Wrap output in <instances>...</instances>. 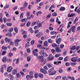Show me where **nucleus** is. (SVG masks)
<instances>
[{
    "instance_id": "obj_49",
    "label": "nucleus",
    "mask_w": 80,
    "mask_h": 80,
    "mask_svg": "<svg viewBox=\"0 0 80 80\" xmlns=\"http://www.w3.org/2000/svg\"><path fill=\"white\" fill-rule=\"evenodd\" d=\"M43 55L44 57H48V54H47V53H45L44 54H43Z\"/></svg>"
},
{
    "instance_id": "obj_34",
    "label": "nucleus",
    "mask_w": 80,
    "mask_h": 80,
    "mask_svg": "<svg viewBox=\"0 0 80 80\" xmlns=\"http://www.w3.org/2000/svg\"><path fill=\"white\" fill-rule=\"evenodd\" d=\"M1 28H2V29H3V28H5V27H6V26H5V25L4 24H2L1 25Z\"/></svg>"
},
{
    "instance_id": "obj_25",
    "label": "nucleus",
    "mask_w": 80,
    "mask_h": 80,
    "mask_svg": "<svg viewBox=\"0 0 80 80\" xmlns=\"http://www.w3.org/2000/svg\"><path fill=\"white\" fill-rule=\"evenodd\" d=\"M2 49L3 50H6L7 49V47H5V46H3L2 47Z\"/></svg>"
},
{
    "instance_id": "obj_38",
    "label": "nucleus",
    "mask_w": 80,
    "mask_h": 80,
    "mask_svg": "<svg viewBox=\"0 0 80 80\" xmlns=\"http://www.w3.org/2000/svg\"><path fill=\"white\" fill-rule=\"evenodd\" d=\"M73 16H75V13H73L70 15L69 17H73Z\"/></svg>"
},
{
    "instance_id": "obj_18",
    "label": "nucleus",
    "mask_w": 80,
    "mask_h": 80,
    "mask_svg": "<svg viewBox=\"0 0 80 80\" xmlns=\"http://www.w3.org/2000/svg\"><path fill=\"white\" fill-rule=\"evenodd\" d=\"M29 74H30V76H31V77H32L33 78V72H29Z\"/></svg>"
},
{
    "instance_id": "obj_27",
    "label": "nucleus",
    "mask_w": 80,
    "mask_h": 80,
    "mask_svg": "<svg viewBox=\"0 0 80 80\" xmlns=\"http://www.w3.org/2000/svg\"><path fill=\"white\" fill-rule=\"evenodd\" d=\"M29 44H30V43H29V42H28L26 44L25 47H26V48H28V47H29V46H30Z\"/></svg>"
},
{
    "instance_id": "obj_14",
    "label": "nucleus",
    "mask_w": 80,
    "mask_h": 80,
    "mask_svg": "<svg viewBox=\"0 0 80 80\" xmlns=\"http://www.w3.org/2000/svg\"><path fill=\"white\" fill-rule=\"evenodd\" d=\"M26 78L28 80H30V79L32 78V77L30 76L29 75H28L26 76Z\"/></svg>"
},
{
    "instance_id": "obj_33",
    "label": "nucleus",
    "mask_w": 80,
    "mask_h": 80,
    "mask_svg": "<svg viewBox=\"0 0 80 80\" xmlns=\"http://www.w3.org/2000/svg\"><path fill=\"white\" fill-rule=\"evenodd\" d=\"M36 52H38V49H34L32 51V53H36Z\"/></svg>"
},
{
    "instance_id": "obj_20",
    "label": "nucleus",
    "mask_w": 80,
    "mask_h": 80,
    "mask_svg": "<svg viewBox=\"0 0 80 80\" xmlns=\"http://www.w3.org/2000/svg\"><path fill=\"white\" fill-rule=\"evenodd\" d=\"M56 22H57V23H58V24H59L61 23V22L59 21V19H58V17H57L56 18Z\"/></svg>"
},
{
    "instance_id": "obj_8",
    "label": "nucleus",
    "mask_w": 80,
    "mask_h": 80,
    "mask_svg": "<svg viewBox=\"0 0 80 80\" xmlns=\"http://www.w3.org/2000/svg\"><path fill=\"white\" fill-rule=\"evenodd\" d=\"M8 76L10 78V80H14V77H13V76L11 74H9L8 75Z\"/></svg>"
},
{
    "instance_id": "obj_37",
    "label": "nucleus",
    "mask_w": 80,
    "mask_h": 80,
    "mask_svg": "<svg viewBox=\"0 0 80 80\" xmlns=\"http://www.w3.org/2000/svg\"><path fill=\"white\" fill-rule=\"evenodd\" d=\"M22 71H23L24 72H25V73H26V72H28V71L26 68H24L23 69Z\"/></svg>"
},
{
    "instance_id": "obj_21",
    "label": "nucleus",
    "mask_w": 80,
    "mask_h": 80,
    "mask_svg": "<svg viewBox=\"0 0 80 80\" xmlns=\"http://www.w3.org/2000/svg\"><path fill=\"white\" fill-rule=\"evenodd\" d=\"M64 60L65 62H67L68 61V56H66L64 58Z\"/></svg>"
},
{
    "instance_id": "obj_60",
    "label": "nucleus",
    "mask_w": 80,
    "mask_h": 80,
    "mask_svg": "<svg viewBox=\"0 0 80 80\" xmlns=\"http://www.w3.org/2000/svg\"><path fill=\"white\" fill-rule=\"evenodd\" d=\"M13 28H12L11 29L9 30V32H13Z\"/></svg>"
},
{
    "instance_id": "obj_45",
    "label": "nucleus",
    "mask_w": 80,
    "mask_h": 80,
    "mask_svg": "<svg viewBox=\"0 0 80 80\" xmlns=\"http://www.w3.org/2000/svg\"><path fill=\"white\" fill-rule=\"evenodd\" d=\"M48 41V42H49V43H52V42H53V41H52V40L51 39H49Z\"/></svg>"
},
{
    "instance_id": "obj_47",
    "label": "nucleus",
    "mask_w": 80,
    "mask_h": 80,
    "mask_svg": "<svg viewBox=\"0 0 80 80\" xmlns=\"http://www.w3.org/2000/svg\"><path fill=\"white\" fill-rule=\"evenodd\" d=\"M27 20V18H25L23 19H22L21 20V22H25V20Z\"/></svg>"
},
{
    "instance_id": "obj_17",
    "label": "nucleus",
    "mask_w": 80,
    "mask_h": 80,
    "mask_svg": "<svg viewBox=\"0 0 80 80\" xmlns=\"http://www.w3.org/2000/svg\"><path fill=\"white\" fill-rule=\"evenodd\" d=\"M17 73V72L16 69H14L12 71V74L13 75H15Z\"/></svg>"
},
{
    "instance_id": "obj_52",
    "label": "nucleus",
    "mask_w": 80,
    "mask_h": 80,
    "mask_svg": "<svg viewBox=\"0 0 80 80\" xmlns=\"http://www.w3.org/2000/svg\"><path fill=\"white\" fill-rule=\"evenodd\" d=\"M38 73H35L34 74V77H35V78H37L38 77Z\"/></svg>"
},
{
    "instance_id": "obj_10",
    "label": "nucleus",
    "mask_w": 80,
    "mask_h": 80,
    "mask_svg": "<svg viewBox=\"0 0 80 80\" xmlns=\"http://www.w3.org/2000/svg\"><path fill=\"white\" fill-rule=\"evenodd\" d=\"M77 8H78V7H76L75 8L74 11L75 12H77L79 14L80 13V8H78L77 10Z\"/></svg>"
},
{
    "instance_id": "obj_7",
    "label": "nucleus",
    "mask_w": 80,
    "mask_h": 80,
    "mask_svg": "<svg viewBox=\"0 0 80 80\" xmlns=\"http://www.w3.org/2000/svg\"><path fill=\"white\" fill-rule=\"evenodd\" d=\"M76 28V26H74L72 27H71V30H72V32L73 33H75V28Z\"/></svg>"
},
{
    "instance_id": "obj_64",
    "label": "nucleus",
    "mask_w": 80,
    "mask_h": 80,
    "mask_svg": "<svg viewBox=\"0 0 80 80\" xmlns=\"http://www.w3.org/2000/svg\"><path fill=\"white\" fill-rule=\"evenodd\" d=\"M62 80H67V79L66 78V77H64L62 78Z\"/></svg>"
},
{
    "instance_id": "obj_23",
    "label": "nucleus",
    "mask_w": 80,
    "mask_h": 80,
    "mask_svg": "<svg viewBox=\"0 0 80 80\" xmlns=\"http://www.w3.org/2000/svg\"><path fill=\"white\" fill-rule=\"evenodd\" d=\"M39 77L41 78H43V75L42 73H39Z\"/></svg>"
},
{
    "instance_id": "obj_28",
    "label": "nucleus",
    "mask_w": 80,
    "mask_h": 80,
    "mask_svg": "<svg viewBox=\"0 0 80 80\" xmlns=\"http://www.w3.org/2000/svg\"><path fill=\"white\" fill-rule=\"evenodd\" d=\"M50 33L51 35H55V34H56V33H57V32L54 31H51L50 32Z\"/></svg>"
},
{
    "instance_id": "obj_5",
    "label": "nucleus",
    "mask_w": 80,
    "mask_h": 80,
    "mask_svg": "<svg viewBox=\"0 0 80 80\" xmlns=\"http://www.w3.org/2000/svg\"><path fill=\"white\" fill-rule=\"evenodd\" d=\"M6 67H7V65H4L1 66V68L0 69V71L2 73H3V69H5L6 68Z\"/></svg>"
},
{
    "instance_id": "obj_4",
    "label": "nucleus",
    "mask_w": 80,
    "mask_h": 80,
    "mask_svg": "<svg viewBox=\"0 0 80 80\" xmlns=\"http://www.w3.org/2000/svg\"><path fill=\"white\" fill-rule=\"evenodd\" d=\"M54 59V56H52V54H50L49 55L48 57L47 58V60H48V61H52Z\"/></svg>"
},
{
    "instance_id": "obj_46",
    "label": "nucleus",
    "mask_w": 80,
    "mask_h": 80,
    "mask_svg": "<svg viewBox=\"0 0 80 80\" xmlns=\"http://www.w3.org/2000/svg\"><path fill=\"white\" fill-rule=\"evenodd\" d=\"M27 27H29L30 25V22H28L26 24Z\"/></svg>"
},
{
    "instance_id": "obj_55",
    "label": "nucleus",
    "mask_w": 80,
    "mask_h": 80,
    "mask_svg": "<svg viewBox=\"0 0 80 80\" xmlns=\"http://www.w3.org/2000/svg\"><path fill=\"white\" fill-rule=\"evenodd\" d=\"M48 68H51V67H52V65H51L50 64H48Z\"/></svg>"
},
{
    "instance_id": "obj_15",
    "label": "nucleus",
    "mask_w": 80,
    "mask_h": 80,
    "mask_svg": "<svg viewBox=\"0 0 80 80\" xmlns=\"http://www.w3.org/2000/svg\"><path fill=\"white\" fill-rule=\"evenodd\" d=\"M27 5H28V2H24L23 6L24 8H26L27 7Z\"/></svg>"
},
{
    "instance_id": "obj_62",
    "label": "nucleus",
    "mask_w": 80,
    "mask_h": 80,
    "mask_svg": "<svg viewBox=\"0 0 80 80\" xmlns=\"http://www.w3.org/2000/svg\"><path fill=\"white\" fill-rule=\"evenodd\" d=\"M49 28L50 30H53V28L51 26H50Z\"/></svg>"
},
{
    "instance_id": "obj_30",
    "label": "nucleus",
    "mask_w": 80,
    "mask_h": 80,
    "mask_svg": "<svg viewBox=\"0 0 80 80\" xmlns=\"http://www.w3.org/2000/svg\"><path fill=\"white\" fill-rule=\"evenodd\" d=\"M28 31H30V32L31 33H33L34 32L32 30V28H30L28 29Z\"/></svg>"
},
{
    "instance_id": "obj_42",
    "label": "nucleus",
    "mask_w": 80,
    "mask_h": 80,
    "mask_svg": "<svg viewBox=\"0 0 80 80\" xmlns=\"http://www.w3.org/2000/svg\"><path fill=\"white\" fill-rule=\"evenodd\" d=\"M23 13H22L20 15V18H23Z\"/></svg>"
},
{
    "instance_id": "obj_48",
    "label": "nucleus",
    "mask_w": 80,
    "mask_h": 80,
    "mask_svg": "<svg viewBox=\"0 0 80 80\" xmlns=\"http://www.w3.org/2000/svg\"><path fill=\"white\" fill-rule=\"evenodd\" d=\"M37 47L38 48H40V49H41V48H42V45H41L40 44L38 45L37 46Z\"/></svg>"
},
{
    "instance_id": "obj_59",
    "label": "nucleus",
    "mask_w": 80,
    "mask_h": 80,
    "mask_svg": "<svg viewBox=\"0 0 80 80\" xmlns=\"http://www.w3.org/2000/svg\"><path fill=\"white\" fill-rule=\"evenodd\" d=\"M70 64L68 62H66L65 63V65L66 66H70Z\"/></svg>"
},
{
    "instance_id": "obj_26",
    "label": "nucleus",
    "mask_w": 80,
    "mask_h": 80,
    "mask_svg": "<svg viewBox=\"0 0 80 80\" xmlns=\"http://www.w3.org/2000/svg\"><path fill=\"white\" fill-rule=\"evenodd\" d=\"M44 53V50H42L39 52V54L40 55H43Z\"/></svg>"
},
{
    "instance_id": "obj_39",
    "label": "nucleus",
    "mask_w": 80,
    "mask_h": 80,
    "mask_svg": "<svg viewBox=\"0 0 80 80\" xmlns=\"http://www.w3.org/2000/svg\"><path fill=\"white\" fill-rule=\"evenodd\" d=\"M5 15H6V17H9V14H8V12H5Z\"/></svg>"
},
{
    "instance_id": "obj_29",
    "label": "nucleus",
    "mask_w": 80,
    "mask_h": 80,
    "mask_svg": "<svg viewBox=\"0 0 80 80\" xmlns=\"http://www.w3.org/2000/svg\"><path fill=\"white\" fill-rule=\"evenodd\" d=\"M44 46H46V47H47V45H48V42H47V41H45L44 42Z\"/></svg>"
},
{
    "instance_id": "obj_41",
    "label": "nucleus",
    "mask_w": 80,
    "mask_h": 80,
    "mask_svg": "<svg viewBox=\"0 0 80 80\" xmlns=\"http://www.w3.org/2000/svg\"><path fill=\"white\" fill-rule=\"evenodd\" d=\"M27 60L28 62H30V60H31V58L30 57H27Z\"/></svg>"
},
{
    "instance_id": "obj_53",
    "label": "nucleus",
    "mask_w": 80,
    "mask_h": 80,
    "mask_svg": "<svg viewBox=\"0 0 80 80\" xmlns=\"http://www.w3.org/2000/svg\"><path fill=\"white\" fill-rule=\"evenodd\" d=\"M51 52H52V53L54 54L55 53V50L54 49H52L51 50Z\"/></svg>"
},
{
    "instance_id": "obj_2",
    "label": "nucleus",
    "mask_w": 80,
    "mask_h": 80,
    "mask_svg": "<svg viewBox=\"0 0 80 80\" xmlns=\"http://www.w3.org/2000/svg\"><path fill=\"white\" fill-rule=\"evenodd\" d=\"M38 59H39L41 62H42L43 63H43L44 65V64H45V63H46V62H47L46 61V59L43 58V56H38Z\"/></svg>"
},
{
    "instance_id": "obj_6",
    "label": "nucleus",
    "mask_w": 80,
    "mask_h": 80,
    "mask_svg": "<svg viewBox=\"0 0 80 80\" xmlns=\"http://www.w3.org/2000/svg\"><path fill=\"white\" fill-rule=\"evenodd\" d=\"M12 70H13V68L12 66H10L8 68L7 71L10 72L12 71Z\"/></svg>"
},
{
    "instance_id": "obj_44",
    "label": "nucleus",
    "mask_w": 80,
    "mask_h": 80,
    "mask_svg": "<svg viewBox=\"0 0 80 80\" xmlns=\"http://www.w3.org/2000/svg\"><path fill=\"white\" fill-rule=\"evenodd\" d=\"M6 53H7V51H3L2 53V55H5L6 54Z\"/></svg>"
},
{
    "instance_id": "obj_12",
    "label": "nucleus",
    "mask_w": 80,
    "mask_h": 80,
    "mask_svg": "<svg viewBox=\"0 0 80 80\" xmlns=\"http://www.w3.org/2000/svg\"><path fill=\"white\" fill-rule=\"evenodd\" d=\"M5 40L6 43H7V42H11V39H9L8 38H5Z\"/></svg>"
},
{
    "instance_id": "obj_13",
    "label": "nucleus",
    "mask_w": 80,
    "mask_h": 80,
    "mask_svg": "<svg viewBox=\"0 0 80 80\" xmlns=\"http://www.w3.org/2000/svg\"><path fill=\"white\" fill-rule=\"evenodd\" d=\"M7 57L4 56L2 58V61L3 62H6V61H7Z\"/></svg>"
},
{
    "instance_id": "obj_22",
    "label": "nucleus",
    "mask_w": 80,
    "mask_h": 80,
    "mask_svg": "<svg viewBox=\"0 0 80 80\" xmlns=\"http://www.w3.org/2000/svg\"><path fill=\"white\" fill-rule=\"evenodd\" d=\"M71 61L72 62H76L77 61V59H76V58H73L71 59Z\"/></svg>"
},
{
    "instance_id": "obj_19",
    "label": "nucleus",
    "mask_w": 80,
    "mask_h": 80,
    "mask_svg": "<svg viewBox=\"0 0 80 80\" xmlns=\"http://www.w3.org/2000/svg\"><path fill=\"white\" fill-rule=\"evenodd\" d=\"M59 10L60 11H64L65 10V8L64 7H61L60 8Z\"/></svg>"
},
{
    "instance_id": "obj_56",
    "label": "nucleus",
    "mask_w": 80,
    "mask_h": 80,
    "mask_svg": "<svg viewBox=\"0 0 80 80\" xmlns=\"http://www.w3.org/2000/svg\"><path fill=\"white\" fill-rule=\"evenodd\" d=\"M27 51L28 53H30V49L29 48H28L27 49Z\"/></svg>"
},
{
    "instance_id": "obj_61",
    "label": "nucleus",
    "mask_w": 80,
    "mask_h": 80,
    "mask_svg": "<svg viewBox=\"0 0 80 80\" xmlns=\"http://www.w3.org/2000/svg\"><path fill=\"white\" fill-rule=\"evenodd\" d=\"M25 7H21V11H24V10H25Z\"/></svg>"
},
{
    "instance_id": "obj_32",
    "label": "nucleus",
    "mask_w": 80,
    "mask_h": 80,
    "mask_svg": "<svg viewBox=\"0 0 80 80\" xmlns=\"http://www.w3.org/2000/svg\"><path fill=\"white\" fill-rule=\"evenodd\" d=\"M60 56V54H56L55 56V57L56 58H58Z\"/></svg>"
},
{
    "instance_id": "obj_40",
    "label": "nucleus",
    "mask_w": 80,
    "mask_h": 80,
    "mask_svg": "<svg viewBox=\"0 0 80 80\" xmlns=\"http://www.w3.org/2000/svg\"><path fill=\"white\" fill-rule=\"evenodd\" d=\"M52 46L53 47H57V45L55 43H53L52 44Z\"/></svg>"
},
{
    "instance_id": "obj_24",
    "label": "nucleus",
    "mask_w": 80,
    "mask_h": 80,
    "mask_svg": "<svg viewBox=\"0 0 80 80\" xmlns=\"http://www.w3.org/2000/svg\"><path fill=\"white\" fill-rule=\"evenodd\" d=\"M76 49V46H73L70 48V49L72 50H75Z\"/></svg>"
},
{
    "instance_id": "obj_35",
    "label": "nucleus",
    "mask_w": 80,
    "mask_h": 80,
    "mask_svg": "<svg viewBox=\"0 0 80 80\" xmlns=\"http://www.w3.org/2000/svg\"><path fill=\"white\" fill-rule=\"evenodd\" d=\"M38 28H39V26H35L34 27V30H37V29H38Z\"/></svg>"
},
{
    "instance_id": "obj_9",
    "label": "nucleus",
    "mask_w": 80,
    "mask_h": 80,
    "mask_svg": "<svg viewBox=\"0 0 80 80\" xmlns=\"http://www.w3.org/2000/svg\"><path fill=\"white\" fill-rule=\"evenodd\" d=\"M43 35V33L42 32H39L38 34H37L36 35V37L37 38H40V37L42 36Z\"/></svg>"
},
{
    "instance_id": "obj_50",
    "label": "nucleus",
    "mask_w": 80,
    "mask_h": 80,
    "mask_svg": "<svg viewBox=\"0 0 80 80\" xmlns=\"http://www.w3.org/2000/svg\"><path fill=\"white\" fill-rule=\"evenodd\" d=\"M58 72H59V73H62V72H63V70H62V69H60L58 70Z\"/></svg>"
},
{
    "instance_id": "obj_43",
    "label": "nucleus",
    "mask_w": 80,
    "mask_h": 80,
    "mask_svg": "<svg viewBox=\"0 0 80 80\" xmlns=\"http://www.w3.org/2000/svg\"><path fill=\"white\" fill-rule=\"evenodd\" d=\"M52 16H53L54 17H56V16H57V13H56V12H54L52 14Z\"/></svg>"
},
{
    "instance_id": "obj_58",
    "label": "nucleus",
    "mask_w": 80,
    "mask_h": 80,
    "mask_svg": "<svg viewBox=\"0 0 80 80\" xmlns=\"http://www.w3.org/2000/svg\"><path fill=\"white\" fill-rule=\"evenodd\" d=\"M14 31H15V32H16V33H18V28H14Z\"/></svg>"
},
{
    "instance_id": "obj_3",
    "label": "nucleus",
    "mask_w": 80,
    "mask_h": 80,
    "mask_svg": "<svg viewBox=\"0 0 80 80\" xmlns=\"http://www.w3.org/2000/svg\"><path fill=\"white\" fill-rule=\"evenodd\" d=\"M17 38H18V39H16L15 41V45L16 47H18V45L19 44L18 42H20V41H21V39H19V37H17Z\"/></svg>"
},
{
    "instance_id": "obj_11",
    "label": "nucleus",
    "mask_w": 80,
    "mask_h": 80,
    "mask_svg": "<svg viewBox=\"0 0 80 80\" xmlns=\"http://www.w3.org/2000/svg\"><path fill=\"white\" fill-rule=\"evenodd\" d=\"M61 40L62 39L59 38L57 40L56 39V42L58 44H60V43Z\"/></svg>"
},
{
    "instance_id": "obj_63",
    "label": "nucleus",
    "mask_w": 80,
    "mask_h": 80,
    "mask_svg": "<svg viewBox=\"0 0 80 80\" xmlns=\"http://www.w3.org/2000/svg\"><path fill=\"white\" fill-rule=\"evenodd\" d=\"M13 56V54L12 53H10L8 54V56L9 57H12Z\"/></svg>"
},
{
    "instance_id": "obj_51",
    "label": "nucleus",
    "mask_w": 80,
    "mask_h": 80,
    "mask_svg": "<svg viewBox=\"0 0 80 80\" xmlns=\"http://www.w3.org/2000/svg\"><path fill=\"white\" fill-rule=\"evenodd\" d=\"M38 26L39 28V27H41L42 26V23H39L38 24L37 23Z\"/></svg>"
},
{
    "instance_id": "obj_54",
    "label": "nucleus",
    "mask_w": 80,
    "mask_h": 80,
    "mask_svg": "<svg viewBox=\"0 0 80 80\" xmlns=\"http://www.w3.org/2000/svg\"><path fill=\"white\" fill-rule=\"evenodd\" d=\"M61 76H58L57 77L55 78V80H57V79H61Z\"/></svg>"
},
{
    "instance_id": "obj_1",
    "label": "nucleus",
    "mask_w": 80,
    "mask_h": 80,
    "mask_svg": "<svg viewBox=\"0 0 80 80\" xmlns=\"http://www.w3.org/2000/svg\"><path fill=\"white\" fill-rule=\"evenodd\" d=\"M54 69L53 68H52L48 70V72L50 75H55L57 73L56 70L53 71Z\"/></svg>"
},
{
    "instance_id": "obj_16",
    "label": "nucleus",
    "mask_w": 80,
    "mask_h": 80,
    "mask_svg": "<svg viewBox=\"0 0 80 80\" xmlns=\"http://www.w3.org/2000/svg\"><path fill=\"white\" fill-rule=\"evenodd\" d=\"M56 51L57 52H61V50L58 47H56Z\"/></svg>"
},
{
    "instance_id": "obj_31",
    "label": "nucleus",
    "mask_w": 80,
    "mask_h": 80,
    "mask_svg": "<svg viewBox=\"0 0 80 80\" xmlns=\"http://www.w3.org/2000/svg\"><path fill=\"white\" fill-rule=\"evenodd\" d=\"M78 17H77L74 21V24L76 23V22L77 21H78Z\"/></svg>"
},
{
    "instance_id": "obj_57",
    "label": "nucleus",
    "mask_w": 80,
    "mask_h": 80,
    "mask_svg": "<svg viewBox=\"0 0 80 80\" xmlns=\"http://www.w3.org/2000/svg\"><path fill=\"white\" fill-rule=\"evenodd\" d=\"M42 73H43L44 74H46L47 73V70L44 69V71H43Z\"/></svg>"
},
{
    "instance_id": "obj_36",
    "label": "nucleus",
    "mask_w": 80,
    "mask_h": 80,
    "mask_svg": "<svg viewBox=\"0 0 80 80\" xmlns=\"http://www.w3.org/2000/svg\"><path fill=\"white\" fill-rule=\"evenodd\" d=\"M33 53L34 55V56H36L37 58H38V56H38V54H37V53L36 52H33Z\"/></svg>"
}]
</instances>
